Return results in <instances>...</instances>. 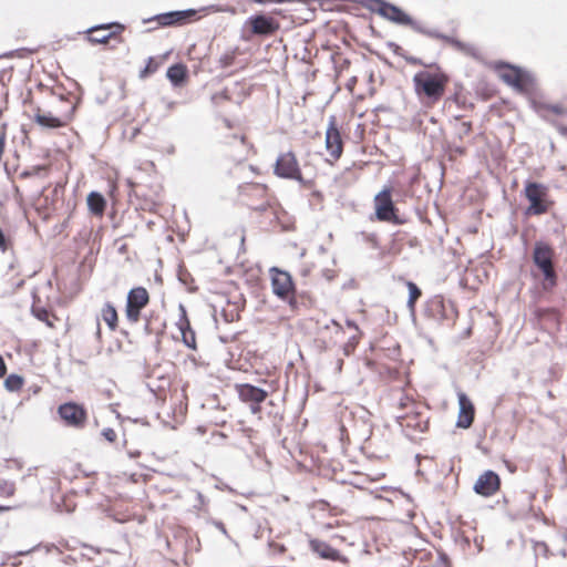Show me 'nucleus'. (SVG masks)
<instances>
[{
    "instance_id": "6e6552de",
    "label": "nucleus",
    "mask_w": 567,
    "mask_h": 567,
    "mask_svg": "<svg viewBox=\"0 0 567 567\" xmlns=\"http://www.w3.org/2000/svg\"><path fill=\"white\" fill-rule=\"evenodd\" d=\"M501 79L518 92H524L533 84L532 76L519 69L507 66L499 72Z\"/></svg>"
},
{
    "instance_id": "1a4fd4ad",
    "label": "nucleus",
    "mask_w": 567,
    "mask_h": 567,
    "mask_svg": "<svg viewBox=\"0 0 567 567\" xmlns=\"http://www.w3.org/2000/svg\"><path fill=\"white\" fill-rule=\"evenodd\" d=\"M326 148L333 161L340 158L343 150L341 134L336 124V117L329 118V124L326 131Z\"/></svg>"
},
{
    "instance_id": "a878e982",
    "label": "nucleus",
    "mask_w": 567,
    "mask_h": 567,
    "mask_svg": "<svg viewBox=\"0 0 567 567\" xmlns=\"http://www.w3.org/2000/svg\"><path fill=\"white\" fill-rule=\"evenodd\" d=\"M14 493V482L0 477V497H11Z\"/></svg>"
},
{
    "instance_id": "393cba45",
    "label": "nucleus",
    "mask_w": 567,
    "mask_h": 567,
    "mask_svg": "<svg viewBox=\"0 0 567 567\" xmlns=\"http://www.w3.org/2000/svg\"><path fill=\"white\" fill-rule=\"evenodd\" d=\"M106 30V27H97V28H93L91 30L92 34L89 37V40L93 43H105L110 37H111V33H100V31H105Z\"/></svg>"
},
{
    "instance_id": "39448f33",
    "label": "nucleus",
    "mask_w": 567,
    "mask_h": 567,
    "mask_svg": "<svg viewBox=\"0 0 567 567\" xmlns=\"http://www.w3.org/2000/svg\"><path fill=\"white\" fill-rule=\"evenodd\" d=\"M415 91L424 93L433 101L439 100L444 93V83L436 76L427 73H417L413 78Z\"/></svg>"
},
{
    "instance_id": "0eeeda50",
    "label": "nucleus",
    "mask_w": 567,
    "mask_h": 567,
    "mask_svg": "<svg viewBox=\"0 0 567 567\" xmlns=\"http://www.w3.org/2000/svg\"><path fill=\"white\" fill-rule=\"evenodd\" d=\"M270 276L272 292L281 299H287L293 292V284L290 274L272 267L270 269Z\"/></svg>"
},
{
    "instance_id": "7ed1b4c3",
    "label": "nucleus",
    "mask_w": 567,
    "mask_h": 567,
    "mask_svg": "<svg viewBox=\"0 0 567 567\" xmlns=\"http://www.w3.org/2000/svg\"><path fill=\"white\" fill-rule=\"evenodd\" d=\"M547 187L539 183H527L525 186V196L529 200L527 214L542 215L549 208L547 199Z\"/></svg>"
},
{
    "instance_id": "a211bd4d",
    "label": "nucleus",
    "mask_w": 567,
    "mask_h": 567,
    "mask_svg": "<svg viewBox=\"0 0 567 567\" xmlns=\"http://www.w3.org/2000/svg\"><path fill=\"white\" fill-rule=\"evenodd\" d=\"M194 14H195L194 10L173 11V12L159 14L157 17V20L162 25H172V24L178 23L181 21H184L185 19H187L188 17L194 16Z\"/></svg>"
},
{
    "instance_id": "b1692460",
    "label": "nucleus",
    "mask_w": 567,
    "mask_h": 567,
    "mask_svg": "<svg viewBox=\"0 0 567 567\" xmlns=\"http://www.w3.org/2000/svg\"><path fill=\"white\" fill-rule=\"evenodd\" d=\"M408 289H409L408 308L411 311H414V305H415V301L417 300V298L421 296V290L412 281H408Z\"/></svg>"
},
{
    "instance_id": "f3484780",
    "label": "nucleus",
    "mask_w": 567,
    "mask_h": 567,
    "mask_svg": "<svg viewBox=\"0 0 567 567\" xmlns=\"http://www.w3.org/2000/svg\"><path fill=\"white\" fill-rule=\"evenodd\" d=\"M250 22L252 32L256 34H271L277 29V25L274 23L272 19L265 16H257L252 18Z\"/></svg>"
},
{
    "instance_id": "4be33fe9",
    "label": "nucleus",
    "mask_w": 567,
    "mask_h": 567,
    "mask_svg": "<svg viewBox=\"0 0 567 567\" xmlns=\"http://www.w3.org/2000/svg\"><path fill=\"white\" fill-rule=\"evenodd\" d=\"M179 330L182 332L184 343L190 348L195 349V332L190 329L189 321L184 318L178 323Z\"/></svg>"
},
{
    "instance_id": "c756f323",
    "label": "nucleus",
    "mask_w": 567,
    "mask_h": 567,
    "mask_svg": "<svg viewBox=\"0 0 567 567\" xmlns=\"http://www.w3.org/2000/svg\"><path fill=\"white\" fill-rule=\"evenodd\" d=\"M250 410L254 414L258 413L260 411V404L250 403Z\"/></svg>"
},
{
    "instance_id": "bb28decb",
    "label": "nucleus",
    "mask_w": 567,
    "mask_h": 567,
    "mask_svg": "<svg viewBox=\"0 0 567 567\" xmlns=\"http://www.w3.org/2000/svg\"><path fill=\"white\" fill-rule=\"evenodd\" d=\"M32 311L37 318L45 321L49 326H52V323L49 321V313L47 310L33 308Z\"/></svg>"
},
{
    "instance_id": "473e14b6",
    "label": "nucleus",
    "mask_w": 567,
    "mask_h": 567,
    "mask_svg": "<svg viewBox=\"0 0 567 567\" xmlns=\"http://www.w3.org/2000/svg\"><path fill=\"white\" fill-rule=\"evenodd\" d=\"M12 508H13V507H11V506H1V505H0V514H2V513H4V512H8V511H10V509H12Z\"/></svg>"
},
{
    "instance_id": "5701e85b",
    "label": "nucleus",
    "mask_w": 567,
    "mask_h": 567,
    "mask_svg": "<svg viewBox=\"0 0 567 567\" xmlns=\"http://www.w3.org/2000/svg\"><path fill=\"white\" fill-rule=\"evenodd\" d=\"M23 379L18 374H10L4 380V386L8 391L14 392L22 388Z\"/></svg>"
},
{
    "instance_id": "f03ea898",
    "label": "nucleus",
    "mask_w": 567,
    "mask_h": 567,
    "mask_svg": "<svg viewBox=\"0 0 567 567\" xmlns=\"http://www.w3.org/2000/svg\"><path fill=\"white\" fill-rule=\"evenodd\" d=\"M374 4L375 6L372 9L375 12L396 24L410 25L415 31L429 34L431 37H440L434 32L424 31L416 22L412 20L409 14H406L403 10L394 4L388 3L383 0H374Z\"/></svg>"
},
{
    "instance_id": "f704fd0d",
    "label": "nucleus",
    "mask_w": 567,
    "mask_h": 567,
    "mask_svg": "<svg viewBox=\"0 0 567 567\" xmlns=\"http://www.w3.org/2000/svg\"><path fill=\"white\" fill-rule=\"evenodd\" d=\"M453 43L457 47H461V43L458 41H453Z\"/></svg>"
},
{
    "instance_id": "2f4dec72",
    "label": "nucleus",
    "mask_w": 567,
    "mask_h": 567,
    "mask_svg": "<svg viewBox=\"0 0 567 567\" xmlns=\"http://www.w3.org/2000/svg\"><path fill=\"white\" fill-rule=\"evenodd\" d=\"M551 111H553L554 113H556V114H561V113H563L561 107H560V106H558V105L553 106V107H551Z\"/></svg>"
},
{
    "instance_id": "f257e3e1",
    "label": "nucleus",
    "mask_w": 567,
    "mask_h": 567,
    "mask_svg": "<svg viewBox=\"0 0 567 567\" xmlns=\"http://www.w3.org/2000/svg\"><path fill=\"white\" fill-rule=\"evenodd\" d=\"M533 261L544 275L543 289L546 291L551 290L557 282V276L553 266V249L545 243H536L533 251Z\"/></svg>"
},
{
    "instance_id": "aec40b11",
    "label": "nucleus",
    "mask_w": 567,
    "mask_h": 567,
    "mask_svg": "<svg viewBox=\"0 0 567 567\" xmlns=\"http://www.w3.org/2000/svg\"><path fill=\"white\" fill-rule=\"evenodd\" d=\"M87 206L93 214L101 215L105 208V199L101 194L92 192L87 196Z\"/></svg>"
},
{
    "instance_id": "c85d7f7f",
    "label": "nucleus",
    "mask_w": 567,
    "mask_h": 567,
    "mask_svg": "<svg viewBox=\"0 0 567 567\" xmlns=\"http://www.w3.org/2000/svg\"><path fill=\"white\" fill-rule=\"evenodd\" d=\"M6 371H7L6 363L2 359V357L0 355V378H2L6 374Z\"/></svg>"
},
{
    "instance_id": "ddd939ff",
    "label": "nucleus",
    "mask_w": 567,
    "mask_h": 567,
    "mask_svg": "<svg viewBox=\"0 0 567 567\" xmlns=\"http://www.w3.org/2000/svg\"><path fill=\"white\" fill-rule=\"evenodd\" d=\"M460 413L457 426L467 429L472 425L474 419V406L464 393H458Z\"/></svg>"
},
{
    "instance_id": "72a5a7b5",
    "label": "nucleus",
    "mask_w": 567,
    "mask_h": 567,
    "mask_svg": "<svg viewBox=\"0 0 567 567\" xmlns=\"http://www.w3.org/2000/svg\"><path fill=\"white\" fill-rule=\"evenodd\" d=\"M347 324H348V327H350V328L358 329L357 324H355L353 321L348 320V321H347Z\"/></svg>"
},
{
    "instance_id": "cd10ccee",
    "label": "nucleus",
    "mask_w": 567,
    "mask_h": 567,
    "mask_svg": "<svg viewBox=\"0 0 567 567\" xmlns=\"http://www.w3.org/2000/svg\"><path fill=\"white\" fill-rule=\"evenodd\" d=\"M102 435L109 442H114L116 440V433L113 429L106 427L103 429Z\"/></svg>"
},
{
    "instance_id": "9b49d317",
    "label": "nucleus",
    "mask_w": 567,
    "mask_h": 567,
    "mask_svg": "<svg viewBox=\"0 0 567 567\" xmlns=\"http://www.w3.org/2000/svg\"><path fill=\"white\" fill-rule=\"evenodd\" d=\"M499 484V476L495 472L485 471L476 480L473 489L476 494L488 497L498 491Z\"/></svg>"
},
{
    "instance_id": "412c9836",
    "label": "nucleus",
    "mask_w": 567,
    "mask_h": 567,
    "mask_svg": "<svg viewBox=\"0 0 567 567\" xmlns=\"http://www.w3.org/2000/svg\"><path fill=\"white\" fill-rule=\"evenodd\" d=\"M101 317L107 324V327L114 331L117 327V312L113 305L105 303L101 310Z\"/></svg>"
},
{
    "instance_id": "2eb2a0df",
    "label": "nucleus",
    "mask_w": 567,
    "mask_h": 567,
    "mask_svg": "<svg viewBox=\"0 0 567 567\" xmlns=\"http://www.w3.org/2000/svg\"><path fill=\"white\" fill-rule=\"evenodd\" d=\"M34 122L43 128H59L66 125L68 118L53 116L50 112H44L39 109L34 114Z\"/></svg>"
},
{
    "instance_id": "7c9ffc66",
    "label": "nucleus",
    "mask_w": 567,
    "mask_h": 567,
    "mask_svg": "<svg viewBox=\"0 0 567 567\" xmlns=\"http://www.w3.org/2000/svg\"><path fill=\"white\" fill-rule=\"evenodd\" d=\"M215 525L223 534H226V528L221 522H217Z\"/></svg>"
},
{
    "instance_id": "423d86ee",
    "label": "nucleus",
    "mask_w": 567,
    "mask_h": 567,
    "mask_svg": "<svg viewBox=\"0 0 567 567\" xmlns=\"http://www.w3.org/2000/svg\"><path fill=\"white\" fill-rule=\"evenodd\" d=\"M275 174L282 178L302 182V175L298 161L292 152H287L278 156L275 165Z\"/></svg>"
},
{
    "instance_id": "20e7f679",
    "label": "nucleus",
    "mask_w": 567,
    "mask_h": 567,
    "mask_svg": "<svg viewBox=\"0 0 567 567\" xmlns=\"http://www.w3.org/2000/svg\"><path fill=\"white\" fill-rule=\"evenodd\" d=\"M148 292L143 287H136L128 291L125 316L131 323L140 320L141 310L148 303Z\"/></svg>"
},
{
    "instance_id": "4468645a",
    "label": "nucleus",
    "mask_w": 567,
    "mask_h": 567,
    "mask_svg": "<svg viewBox=\"0 0 567 567\" xmlns=\"http://www.w3.org/2000/svg\"><path fill=\"white\" fill-rule=\"evenodd\" d=\"M238 394L241 401L254 404H260L268 395L265 390L251 384L239 385Z\"/></svg>"
},
{
    "instance_id": "9d476101",
    "label": "nucleus",
    "mask_w": 567,
    "mask_h": 567,
    "mask_svg": "<svg viewBox=\"0 0 567 567\" xmlns=\"http://www.w3.org/2000/svg\"><path fill=\"white\" fill-rule=\"evenodd\" d=\"M375 215L379 220L390 221L394 217V205L391 198V189L383 188L374 197Z\"/></svg>"
},
{
    "instance_id": "f8f14e48",
    "label": "nucleus",
    "mask_w": 567,
    "mask_h": 567,
    "mask_svg": "<svg viewBox=\"0 0 567 567\" xmlns=\"http://www.w3.org/2000/svg\"><path fill=\"white\" fill-rule=\"evenodd\" d=\"M59 414L68 425L80 427L85 423V411L75 403L60 405Z\"/></svg>"
},
{
    "instance_id": "6ab92c4d",
    "label": "nucleus",
    "mask_w": 567,
    "mask_h": 567,
    "mask_svg": "<svg viewBox=\"0 0 567 567\" xmlns=\"http://www.w3.org/2000/svg\"><path fill=\"white\" fill-rule=\"evenodd\" d=\"M187 74L186 66L183 64H174L167 70V79L172 82L174 86H179Z\"/></svg>"
},
{
    "instance_id": "dca6fc26",
    "label": "nucleus",
    "mask_w": 567,
    "mask_h": 567,
    "mask_svg": "<svg viewBox=\"0 0 567 567\" xmlns=\"http://www.w3.org/2000/svg\"><path fill=\"white\" fill-rule=\"evenodd\" d=\"M310 547L321 558L330 559V560H342L341 554L324 542L317 540V539L311 540Z\"/></svg>"
}]
</instances>
